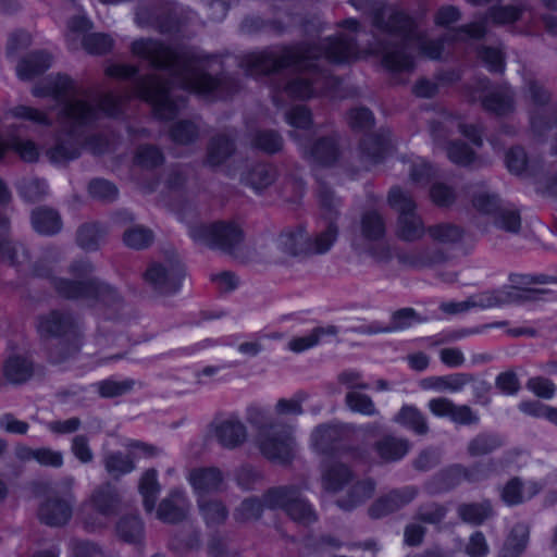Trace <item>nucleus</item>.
Listing matches in <instances>:
<instances>
[{
  "label": "nucleus",
  "mask_w": 557,
  "mask_h": 557,
  "mask_svg": "<svg viewBox=\"0 0 557 557\" xmlns=\"http://www.w3.org/2000/svg\"><path fill=\"white\" fill-rule=\"evenodd\" d=\"M35 95L51 96L62 101L58 116L59 132L45 149L52 163H64L78 157L83 134L104 116L117 113L114 96H102L96 91H76L74 82L59 75L46 82V91L35 90Z\"/></svg>",
  "instance_id": "1"
},
{
  "label": "nucleus",
  "mask_w": 557,
  "mask_h": 557,
  "mask_svg": "<svg viewBox=\"0 0 557 557\" xmlns=\"http://www.w3.org/2000/svg\"><path fill=\"white\" fill-rule=\"evenodd\" d=\"M346 256L354 265L401 268L431 267L449 258L441 246H348Z\"/></svg>",
  "instance_id": "2"
},
{
  "label": "nucleus",
  "mask_w": 557,
  "mask_h": 557,
  "mask_svg": "<svg viewBox=\"0 0 557 557\" xmlns=\"http://www.w3.org/2000/svg\"><path fill=\"white\" fill-rule=\"evenodd\" d=\"M92 265L87 260H79L71 265V273L75 280L59 278L55 281L57 290L66 298L100 300L108 304L114 296L113 289L89 274Z\"/></svg>",
  "instance_id": "3"
},
{
  "label": "nucleus",
  "mask_w": 557,
  "mask_h": 557,
  "mask_svg": "<svg viewBox=\"0 0 557 557\" xmlns=\"http://www.w3.org/2000/svg\"><path fill=\"white\" fill-rule=\"evenodd\" d=\"M256 442L261 454L269 460L287 463L295 456L296 442L292 425L271 422L257 432Z\"/></svg>",
  "instance_id": "4"
},
{
  "label": "nucleus",
  "mask_w": 557,
  "mask_h": 557,
  "mask_svg": "<svg viewBox=\"0 0 557 557\" xmlns=\"http://www.w3.org/2000/svg\"><path fill=\"white\" fill-rule=\"evenodd\" d=\"M152 62L158 66L173 67L177 71L181 76V84L186 89L207 92L215 86V81L212 77L200 73L191 61L176 54L169 48H160L152 57Z\"/></svg>",
  "instance_id": "5"
},
{
  "label": "nucleus",
  "mask_w": 557,
  "mask_h": 557,
  "mask_svg": "<svg viewBox=\"0 0 557 557\" xmlns=\"http://www.w3.org/2000/svg\"><path fill=\"white\" fill-rule=\"evenodd\" d=\"M37 332L42 338L63 337L72 339L66 351L61 356H51L53 362H62L76 354L81 348L79 333L73 318L65 312L53 310L41 314L37 320Z\"/></svg>",
  "instance_id": "6"
},
{
  "label": "nucleus",
  "mask_w": 557,
  "mask_h": 557,
  "mask_svg": "<svg viewBox=\"0 0 557 557\" xmlns=\"http://www.w3.org/2000/svg\"><path fill=\"white\" fill-rule=\"evenodd\" d=\"M269 509L282 508L296 522L308 525L317 520L311 505L295 487H274L264 493Z\"/></svg>",
  "instance_id": "7"
},
{
  "label": "nucleus",
  "mask_w": 557,
  "mask_h": 557,
  "mask_svg": "<svg viewBox=\"0 0 557 557\" xmlns=\"http://www.w3.org/2000/svg\"><path fill=\"white\" fill-rule=\"evenodd\" d=\"M185 276V267L180 261L154 262L147 268L144 275L146 284L160 296L176 294L181 289Z\"/></svg>",
  "instance_id": "8"
},
{
  "label": "nucleus",
  "mask_w": 557,
  "mask_h": 557,
  "mask_svg": "<svg viewBox=\"0 0 557 557\" xmlns=\"http://www.w3.org/2000/svg\"><path fill=\"white\" fill-rule=\"evenodd\" d=\"M411 449V443L405 437L386 434L373 445V451L356 449L352 458L362 463L372 465L377 459L381 463L397 462Z\"/></svg>",
  "instance_id": "9"
},
{
  "label": "nucleus",
  "mask_w": 557,
  "mask_h": 557,
  "mask_svg": "<svg viewBox=\"0 0 557 557\" xmlns=\"http://www.w3.org/2000/svg\"><path fill=\"white\" fill-rule=\"evenodd\" d=\"M73 479L67 480L66 491L62 494L59 491H51L40 504L38 517L41 522L51 527L65 524L72 517L74 496L70 492Z\"/></svg>",
  "instance_id": "10"
},
{
  "label": "nucleus",
  "mask_w": 557,
  "mask_h": 557,
  "mask_svg": "<svg viewBox=\"0 0 557 557\" xmlns=\"http://www.w3.org/2000/svg\"><path fill=\"white\" fill-rule=\"evenodd\" d=\"M90 27L89 21L83 16L72 18L67 24V41L72 49L77 48V44L92 54H103L112 49L113 40L110 36L104 34H89L87 30Z\"/></svg>",
  "instance_id": "11"
},
{
  "label": "nucleus",
  "mask_w": 557,
  "mask_h": 557,
  "mask_svg": "<svg viewBox=\"0 0 557 557\" xmlns=\"http://www.w3.org/2000/svg\"><path fill=\"white\" fill-rule=\"evenodd\" d=\"M275 52L257 53L252 55L251 70L252 74L269 73L280 67L295 65L299 70H306L310 65L307 62L308 55L296 49L285 50L277 59Z\"/></svg>",
  "instance_id": "12"
},
{
  "label": "nucleus",
  "mask_w": 557,
  "mask_h": 557,
  "mask_svg": "<svg viewBox=\"0 0 557 557\" xmlns=\"http://www.w3.org/2000/svg\"><path fill=\"white\" fill-rule=\"evenodd\" d=\"M419 495V488L416 485H406L400 488H394L386 495L380 497L370 508V515L373 518H380L395 512L412 503Z\"/></svg>",
  "instance_id": "13"
},
{
  "label": "nucleus",
  "mask_w": 557,
  "mask_h": 557,
  "mask_svg": "<svg viewBox=\"0 0 557 557\" xmlns=\"http://www.w3.org/2000/svg\"><path fill=\"white\" fill-rule=\"evenodd\" d=\"M89 503L97 518H87L85 524L87 529L94 531L107 524L109 517L114 513L117 499L112 487L106 484L94 491Z\"/></svg>",
  "instance_id": "14"
},
{
  "label": "nucleus",
  "mask_w": 557,
  "mask_h": 557,
  "mask_svg": "<svg viewBox=\"0 0 557 557\" xmlns=\"http://www.w3.org/2000/svg\"><path fill=\"white\" fill-rule=\"evenodd\" d=\"M187 481L198 499L222 490L224 475L216 467H199L188 472Z\"/></svg>",
  "instance_id": "15"
},
{
  "label": "nucleus",
  "mask_w": 557,
  "mask_h": 557,
  "mask_svg": "<svg viewBox=\"0 0 557 557\" xmlns=\"http://www.w3.org/2000/svg\"><path fill=\"white\" fill-rule=\"evenodd\" d=\"M191 239L212 244H237L243 240V231L235 223L216 222L195 230Z\"/></svg>",
  "instance_id": "16"
},
{
  "label": "nucleus",
  "mask_w": 557,
  "mask_h": 557,
  "mask_svg": "<svg viewBox=\"0 0 557 557\" xmlns=\"http://www.w3.org/2000/svg\"><path fill=\"white\" fill-rule=\"evenodd\" d=\"M354 430L349 424H323L315 428L311 434L313 447L323 454L334 450L337 445L347 440Z\"/></svg>",
  "instance_id": "17"
},
{
  "label": "nucleus",
  "mask_w": 557,
  "mask_h": 557,
  "mask_svg": "<svg viewBox=\"0 0 557 557\" xmlns=\"http://www.w3.org/2000/svg\"><path fill=\"white\" fill-rule=\"evenodd\" d=\"M190 507L186 493L174 490L159 504L157 518L165 523H178L187 518Z\"/></svg>",
  "instance_id": "18"
},
{
  "label": "nucleus",
  "mask_w": 557,
  "mask_h": 557,
  "mask_svg": "<svg viewBox=\"0 0 557 557\" xmlns=\"http://www.w3.org/2000/svg\"><path fill=\"white\" fill-rule=\"evenodd\" d=\"M542 485L535 481L522 482L519 478L509 480L502 490L500 497L508 506H516L537 495Z\"/></svg>",
  "instance_id": "19"
},
{
  "label": "nucleus",
  "mask_w": 557,
  "mask_h": 557,
  "mask_svg": "<svg viewBox=\"0 0 557 557\" xmlns=\"http://www.w3.org/2000/svg\"><path fill=\"white\" fill-rule=\"evenodd\" d=\"M218 442L225 448H236L247 440V428L236 417L221 421L215 426Z\"/></svg>",
  "instance_id": "20"
},
{
  "label": "nucleus",
  "mask_w": 557,
  "mask_h": 557,
  "mask_svg": "<svg viewBox=\"0 0 557 557\" xmlns=\"http://www.w3.org/2000/svg\"><path fill=\"white\" fill-rule=\"evenodd\" d=\"M219 253L239 264H252L268 261L264 249L268 246H210Z\"/></svg>",
  "instance_id": "21"
},
{
  "label": "nucleus",
  "mask_w": 557,
  "mask_h": 557,
  "mask_svg": "<svg viewBox=\"0 0 557 557\" xmlns=\"http://www.w3.org/2000/svg\"><path fill=\"white\" fill-rule=\"evenodd\" d=\"M352 476V471L345 463L330 462L322 471V485L326 491L336 493L350 483Z\"/></svg>",
  "instance_id": "22"
},
{
  "label": "nucleus",
  "mask_w": 557,
  "mask_h": 557,
  "mask_svg": "<svg viewBox=\"0 0 557 557\" xmlns=\"http://www.w3.org/2000/svg\"><path fill=\"white\" fill-rule=\"evenodd\" d=\"M375 486V481L372 479L356 481L349 487L347 494L337 500V505L345 510H350L371 498Z\"/></svg>",
  "instance_id": "23"
},
{
  "label": "nucleus",
  "mask_w": 557,
  "mask_h": 557,
  "mask_svg": "<svg viewBox=\"0 0 557 557\" xmlns=\"http://www.w3.org/2000/svg\"><path fill=\"white\" fill-rule=\"evenodd\" d=\"M462 474H465V467L453 465L442 470L425 487L432 494L447 492L465 481Z\"/></svg>",
  "instance_id": "24"
},
{
  "label": "nucleus",
  "mask_w": 557,
  "mask_h": 557,
  "mask_svg": "<svg viewBox=\"0 0 557 557\" xmlns=\"http://www.w3.org/2000/svg\"><path fill=\"white\" fill-rule=\"evenodd\" d=\"M458 517L468 524L481 525L494 516L491 502L484 499L480 503H463L457 507Z\"/></svg>",
  "instance_id": "25"
},
{
  "label": "nucleus",
  "mask_w": 557,
  "mask_h": 557,
  "mask_svg": "<svg viewBox=\"0 0 557 557\" xmlns=\"http://www.w3.org/2000/svg\"><path fill=\"white\" fill-rule=\"evenodd\" d=\"M499 289L500 307L522 305L537 301L547 290L542 288H524L518 286H503Z\"/></svg>",
  "instance_id": "26"
},
{
  "label": "nucleus",
  "mask_w": 557,
  "mask_h": 557,
  "mask_svg": "<svg viewBox=\"0 0 557 557\" xmlns=\"http://www.w3.org/2000/svg\"><path fill=\"white\" fill-rule=\"evenodd\" d=\"M394 421L418 435H425L430 430L425 416L412 405L403 406L395 416Z\"/></svg>",
  "instance_id": "27"
},
{
  "label": "nucleus",
  "mask_w": 557,
  "mask_h": 557,
  "mask_svg": "<svg viewBox=\"0 0 557 557\" xmlns=\"http://www.w3.org/2000/svg\"><path fill=\"white\" fill-rule=\"evenodd\" d=\"M529 535L530 528L527 523L519 522L515 524L499 557H519L527 548Z\"/></svg>",
  "instance_id": "28"
},
{
  "label": "nucleus",
  "mask_w": 557,
  "mask_h": 557,
  "mask_svg": "<svg viewBox=\"0 0 557 557\" xmlns=\"http://www.w3.org/2000/svg\"><path fill=\"white\" fill-rule=\"evenodd\" d=\"M8 381L18 384L28 380L33 373L32 362L24 356H10L3 368Z\"/></svg>",
  "instance_id": "29"
},
{
  "label": "nucleus",
  "mask_w": 557,
  "mask_h": 557,
  "mask_svg": "<svg viewBox=\"0 0 557 557\" xmlns=\"http://www.w3.org/2000/svg\"><path fill=\"white\" fill-rule=\"evenodd\" d=\"M32 224L36 232L51 235L61 230L62 223L57 211L48 208H38L32 214Z\"/></svg>",
  "instance_id": "30"
},
{
  "label": "nucleus",
  "mask_w": 557,
  "mask_h": 557,
  "mask_svg": "<svg viewBox=\"0 0 557 557\" xmlns=\"http://www.w3.org/2000/svg\"><path fill=\"white\" fill-rule=\"evenodd\" d=\"M470 381V376L465 373H455L445 376H433L422 381L423 388L436 391L459 392Z\"/></svg>",
  "instance_id": "31"
},
{
  "label": "nucleus",
  "mask_w": 557,
  "mask_h": 557,
  "mask_svg": "<svg viewBox=\"0 0 557 557\" xmlns=\"http://www.w3.org/2000/svg\"><path fill=\"white\" fill-rule=\"evenodd\" d=\"M50 62L51 58L48 53H34L20 62L17 65V75L22 79H29L46 71L50 66Z\"/></svg>",
  "instance_id": "32"
},
{
  "label": "nucleus",
  "mask_w": 557,
  "mask_h": 557,
  "mask_svg": "<svg viewBox=\"0 0 557 557\" xmlns=\"http://www.w3.org/2000/svg\"><path fill=\"white\" fill-rule=\"evenodd\" d=\"M424 321L425 318H422L413 308H401L392 313L389 323L386 324L387 333L403 331Z\"/></svg>",
  "instance_id": "33"
},
{
  "label": "nucleus",
  "mask_w": 557,
  "mask_h": 557,
  "mask_svg": "<svg viewBox=\"0 0 557 557\" xmlns=\"http://www.w3.org/2000/svg\"><path fill=\"white\" fill-rule=\"evenodd\" d=\"M9 149L16 151L23 160L28 162L37 160L39 156V151L33 141H23L16 137H12L10 140H3L0 137V158H2L4 152Z\"/></svg>",
  "instance_id": "34"
},
{
  "label": "nucleus",
  "mask_w": 557,
  "mask_h": 557,
  "mask_svg": "<svg viewBox=\"0 0 557 557\" xmlns=\"http://www.w3.org/2000/svg\"><path fill=\"white\" fill-rule=\"evenodd\" d=\"M346 406L352 411L363 416L373 417L379 414L372 398L357 391H349L345 396Z\"/></svg>",
  "instance_id": "35"
},
{
  "label": "nucleus",
  "mask_w": 557,
  "mask_h": 557,
  "mask_svg": "<svg viewBox=\"0 0 557 557\" xmlns=\"http://www.w3.org/2000/svg\"><path fill=\"white\" fill-rule=\"evenodd\" d=\"M140 488L145 509L146 511L151 512L160 493V485L158 483L157 471L154 469H149L144 473L141 476Z\"/></svg>",
  "instance_id": "36"
},
{
  "label": "nucleus",
  "mask_w": 557,
  "mask_h": 557,
  "mask_svg": "<svg viewBox=\"0 0 557 557\" xmlns=\"http://www.w3.org/2000/svg\"><path fill=\"white\" fill-rule=\"evenodd\" d=\"M503 444L500 437L495 434H479L468 444V453L472 457L491 454Z\"/></svg>",
  "instance_id": "37"
},
{
  "label": "nucleus",
  "mask_w": 557,
  "mask_h": 557,
  "mask_svg": "<svg viewBox=\"0 0 557 557\" xmlns=\"http://www.w3.org/2000/svg\"><path fill=\"white\" fill-rule=\"evenodd\" d=\"M103 463L107 472L113 478L129 473L134 469V462L129 456L119 451L108 453L104 456Z\"/></svg>",
  "instance_id": "38"
},
{
  "label": "nucleus",
  "mask_w": 557,
  "mask_h": 557,
  "mask_svg": "<svg viewBox=\"0 0 557 557\" xmlns=\"http://www.w3.org/2000/svg\"><path fill=\"white\" fill-rule=\"evenodd\" d=\"M198 507L201 516L208 524L222 523L227 517L225 506L216 499H198Z\"/></svg>",
  "instance_id": "39"
},
{
  "label": "nucleus",
  "mask_w": 557,
  "mask_h": 557,
  "mask_svg": "<svg viewBox=\"0 0 557 557\" xmlns=\"http://www.w3.org/2000/svg\"><path fill=\"white\" fill-rule=\"evenodd\" d=\"M263 508H269L265 505L264 495L262 498L248 497L236 508L234 517L238 521L256 520L261 517Z\"/></svg>",
  "instance_id": "40"
},
{
  "label": "nucleus",
  "mask_w": 557,
  "mask_h": 557,
  "mask_svg": "<svg viewBox=\"0 0 557 557\" xmlns=\"http://www.w3.org/2000/svg\"><path fill=\"white\" fill-rule=\"evenodd\" d=\"M447 511L444 505L426 503L417 508L413 517L421 523L438 524L445 519Z\"/></svg>",
  "instance_id": "41"
},
{
  "label": "nucleus",
  "mask_w": 557,
  "mask_h": 557,
  "mask_svg": "<svg viewBox=\"0 0 557 557\" xmlns=\"http://www.w3.org/2000/svg\"><path fill=\"white\" fill-rule=\"evenodd\" d=\"M143 99L151 100L158 115L162 119H170L175 111V106L170 98L169 91L164 88L159 90L154 96H149L144 91V84L141 83V100Z\"/></svg>",
  "instance_id": "42"
},
{
  "label": "nucleus",
  "mask_w": 557,
  "mask_h": 557,
  "mask_svg": "<svg viewBox=\"0 0 557 557\" xmlns=\"http://www.w3.org/2000/svg\"><path fill=\"white\" fill-rule=\"evenodd\" d=\"M472 309L486 310L500 307L499 289H487L469 296Z\"/></svg>",
  "instance_id": "43"
},
{
  "label": "nucleus",
  "mask_w": 557,
  "mask_h": 557,
  "mask_svg": "<svg viewBox=\"0 0 557 557\" xmlns=\"http://www.w3.org/2000/svg\"><path fill=\"white\" fill-rule=\"evenodd\" d=\"M306 399L307 395L304 393H298L289 399L280 398L275 405V412L278 416H300L304 413L302 403Z\"/></svg>",
  "instance_id": "44"
},
{
  "label": "nucleus",
  "mask_w": 557,
  "mask_h": 557,
  "mask_svg": "<svg viewBox=\"0 0 557 557\" xmlns=\"http://www.w3.org/2000/svg\"><path fill=\"white\" fill-rule=\"evenodd\" d=\"M276 248L284 255V259L295 257L302 260L311 256L329 252L330 246H276Z\"/></svg>",
  "instance_id": "45"
},
{
  "label": "nucleus",
  "mask_w": 557,
  "mask_h": 557,
  "mask_svg": "<svg viewBox=\"0 0 557 557\" xmlns=\"http://www.w3.org/2000/svg\"><path fill=\"white\" fill-rule=\"evenodd\" d=\"M527 388L535 396L543 399H552L556 393L554 382L544 376H533L528 380Z\"/></svg>",
  "instance_id": "46"
},
{
  "label": "nucleus",
  "mask_w": 557,
  "mask_h": 557,
  "mask_svg": "<svg viewBox=\"0 0 557 557\" xmlns=\"http://www.w3.org/2000/svg\"><path fill=\"white\" fill-rule=\"evenodd\" d=\"M426 528L423 523L416 520L408 522L404 528V544L410 547L420 546L425 537Z\"/></svg>",
  "instance_id": "47"
},
{
  "label": "nucleus",
  "mask_w": 557,
  "mask_h": 557,
  "mask_svg": "<svg viewBox=\"0 0 557 557\" xmlns=\"http://www.w3.org/2000/svg\"><path fill=\"white\" fill-rule=\"evenodd\" d=\"M9 117L27 120L37 124H47L49 122L48 116L44 112L27 106H17L9 110L5 113V119Z\"/></svg>",
  "instance_id": "48"
},
{
  "label": "nucleus",
  "mask_w": 557,
  "mask_h": 557,
  "mask_svg": "<svg viewBox=\"0 0 557 557\" xmlns=\"http://www.w3.org/2000/svg\"><path fill=\"white\" fill-rule=\"evenodd\" d=\"M0 430L14 435H24L29 430V424L18 419L11 412L0 414Z\"/></svg>",
  "instance_id": "49"
},
{
  "label": "nucleus",
  "mask_w": 557,
  "mask_h": 557,
  "mask_svg": "<svg viewBox=\"0 0 557 557\" xmlns=\"http://www.w3.org/2000/svg\"><path fill=\"white\" fill-rule=\"evenodd\" d=\"M108 233V227L98 222L86 223L78 230V239L82 244H91L102 239Z\"/></svg>",
  "instance_id": "50"
},
{
  "label": "nucleus",
  "mask_w": 557,
  "mask_h": 557,
  "mask_svg": "<svg viewBox=\"0 0 557 557\" xmlns=\"http://www.w3.org/2000/svg\"><path fill=\"white\" fill-rule=\"evenodd\" d=\"M117 535L125 542L134 543L138 534V518L136 515L123 516L116 525Z\"/></svg>",
  "instance_id": "51"
},
{
  "label": "nucleus",
  "mask_w": 557,
  "mask_h": 557,
  "mask_svg": "<svg viewBox=\"0 0 557 557\" xmlns=\"http://www.w3.org/2000/svg\"><path fill=\"white\" fill-rule=\"evenodd\" d=\"M261 479L260 472L250 466H243L235 472L237 485L245 491L255 488Z\"/></svg>",
  "instance_id": "52"
},
{
  "label": "nucleus",
  "mask_w": 557,
  "mask_h": 557,
  "mask_svg": "<svg viewBox=\"0 0 557 557\" xmlns=\"http://www.w3.org/2000/svg\"><path fill=\"white\" fill-rule=\"evenodd\" d=\"M495 386L503 394L512 396L520 391V381L513 371H506L496 376Z\"/></svg>",
  "instance_id": "53"
},
{
  "label": "nucleus",
  "mask_w": 557,
  "mask_h": 557,
  "mask_svg": "<svg viewBox=\"0 0 557 557\" xmlns=\"http://www.w3.org/2000/svg\"><path fill=\"white\" fill-rule=\"evenodd\" d=\"M81 420L76 417L66 420H53L45 423L46 429L57 435L75 433L81 428Z\"/></svg>",
  "instance_id": "54"
},
{
  "label": "nucleus",
  "mask_w": 557,
  "mask_h": 557,
  "mask_svg": "<svg viewBox=\"0 0 557 557\" xmlns=\"http://www.w3.org/2000/svg\"><path fill=\"white\" fill-rule=\"evenodd\" d=\"M133 382L104 380L97 384L98 391L103 397H115L129 391Z\"/></svg>",
  "instance_id": "55"
},
{
  "label": "nucleus",
  "mask_w": 557,
  "mask_h": 557,
  "mask_svg": "<svg viewBox=\"0 0 557 557\" xmlns=\"http://www.w3.org/2000/svg\"><path fill=\"white\" fill-rule=\"evenodd\" d=\"M35 461L44 467L60 468L63 465V454L49 447L36 448Z\"/></svg>",
  "instance_id": "56"
},
{
  "label": "nucleus",
  "mask_w": 557,
  "mask_h": 557,
  "mask_svg": "<svg viewBox=\"0 0 557 557\" xmlns=\"http://www.w3.org/2000/svg\"><path fill=\"white\" fill-rule=\"evenodd\" d=\"M490 547L484 534L481 531H476L471 534L466 546L467 555L469 557H486Z\"/></svg>",
  "instance_id": "57"
},
{
  "label": "nucleus",
  "mask_w": 557,
  "mask_h": 557,
  "mask_svg": "<svg viewBox=\"0 0 557 557\" xmlns=\"http://www.w3.org/2000/svg\"><path fill=\"white\" fill-rule=\"evenodd\" d=\"M89 194L100 200H112L116 196L115 186L106 180H95L89 184Z\"/></svg>",
  "instance_id": "58"
},
{
  "label": "nucleus",
  "mask_w": 557,
  "mask_h": 557,
  "mask_svg": "<svg viewBox=\"0 0 557 557\" xmlns=\"http://www.w3.org/2000/svg\"><path fill=\"white\" fill-rule=\"evenodd\" d=\"M449 419L457 424L470 425L479 422V416L467 405L454 404Z\"/></svg>",
  "instance_id": "59"
},
{
  "label": "nucleus",
  "mask_w": 557,
  "mask_h": 557,
  "mask_svg": "<svg viewBox=\"0 0 557 557\" xmlns=\"http://www.w3.org/2000/svg\"><path fill=\"white\" fill-rule=\"evenodd\" d=\"M48 186L45 181L32 178L22 183L20 190L23 197L28 200H37L47 193Z\"/></svg>",
  "instance_id": "60"
},
{
  "label": "nucleus",
  "mask_w": 557,
  "mask_h": 557,
  "mask_svg": "<svg viewBox=\"0 0 557 557\" xmlns=\"http://www.w3.org/2000/svg\"><path fill=\"white\" fill-rule=\"evenodd\" d=\"M71 450L83 463H88L94 459V454L89 447L88 438L84 435H76L73 437Z\"/></svg>",
  "instance_id": "61"
},
{
  "label": "nucleus",
  "mask_w": 557,
  "mask_h": 557,
  "mask_svg": "<svg viewBox=\"0 0 557 557\" xmlns=\"http://www.w3.org/2000/svg\"><path fill=\"white\" fill-rule=\"evenodd\" d=\"M70 557H100L101 550L90 542L73 540L70 543Z\"/></svg>",
  "instance_id": "62"
},
{
  "label": "nucleus",
  "mask_w": 557,
  "mask_h": 557,
  "mask_svg": "<svg viewBox=\"0 0 557 557\" xmlns=\"http://www.w3.org/2000/svg\"><path fill=\"white\" fill-rule=\"evenodd\" d=\"M337 380L350 391L370 388V385L362 380V374L356 370H345L341 372Z\"/></svg>",
  "instance_id": "63"
},
{
  "label": "nucleus",
  "mask_w": 557,
  "mask_h": 557,
  "mask_svg": "<svg viewBox=\"0 0 557 557\" xmlns=\"http://www.w3.org/2000/svg\"><path fill=\"white\" fill-rule=\"evenodd\" d=\"M388 202L391 206L401 212L403 215H407L412 212L414 205L412 200L405 195L399 188L391 190L388 196Z\"/></svg>",
  "instance_id": "64"
}]
</instances>
